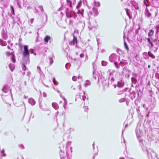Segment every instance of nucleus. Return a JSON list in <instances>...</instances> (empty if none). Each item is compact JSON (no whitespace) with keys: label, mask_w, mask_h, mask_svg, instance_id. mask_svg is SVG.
<instances>
[{"label":"nucleus","mask_w":159,"mask_h":159,"mask_svg":"<svg viewBox=\"0 0 159 159\" xmlns=\"http://www.w3.org/2000/svg\"><path fill=\"white\" fill-rule=\"evenodd\" d=\"M126 12H127V13H128V11H126Z\"/></svg>","instance_id":"nucleus-20"},{"label":"nucleus","mask_w":159,"mask_h":159,"mask_svg":"<svg viewBox=\"0 0 159 159\" xmlns=\"http://www.w3.org/2000/svg\"><path fill=\"white\" fill-rule=\"evenodd\" d=\"M11 60L13 62H15L16 59L14 55H13V57L11 58Z\"/></svg>","instance_id":"nucleus-5"},{"label":"nucleus","mask_w":159,"mask_h":159,"mask_svg":"<svg viewBox=\"0 0 159 159\" xmlns=\"http://www.w3.org/2000/svg\"><path fill=\"white\" fill-rule=\"evenodd\" d=\"M49 59H50V60L51 61H52V63L53 62V61H52V58H50Z\"/></svg>","instance_id":"nucleus-12"},{"label":"nucleus","mask_w":159,"mask_h":159,"mask_svg":"<svg viewBox=\"0 0 159 159\" xmlns=\"http://www.w3.org/2000/svg\"><path fill=\"white\" fill-rule=\"evenodd\" d=\"M149 67H150V66H149V65H148V67L149 68Z\"/></svg>","instance_id":"nucleus-17"},{"label":"nucleus","mask_w":159,"mask_h":159,"mask_svg":"<svg viewBox=\"0 0 159 159\" xmlns=\"http://www.w3.org/2000/svg\"><path fill=\"white\" fill-rule=\"evenodd\" d=\"M147 40L149 42V38H148V39H147Z\"/></svg>","instance_id":"nucleus-14"},{"label":"nucleus","mask_w":159,"mask_h":159,"mask_svg":"<svg viewBox=\"0 0 159 159\" xmlns=\"http://www.w3.org/2000/svg\"><path fill=\"white\" fill-rule=\"evenodd\" d=\"M80 57L82 58V57H84V55L83 53L81 54L80 55Z\"/></svg>","instance_id":"nucleus-10"},{"label":"nucleus","mask_w":159,"mask_h":159,"mask_svg":"<svg viewBox=\"0 0 159 159\" xmlns=\"http://www.w3.org/2000/svg\"><path fill=\"white\" fill-rule=\"evenodd\" d=\"M124 45H125V49L127 51H128L129 49V47H128L127 43H126L125 42L124 43Z\"/></svg>","instance_id":"nucleus-6"},{"label":"nucleus","mask_w":159,"mask_h":159,"mask_svg":"<svg viewBox=\"0 0 159 159\" xmlns=\"http://www.w3.org/2000/svg\"><path fill=\"white\" fill-rule=\"evenodd\" d=\"M52 81L55 85H57L58 84V82L55 80V78H53Z\"/></svg>","instance_id":"nucleus-4"},{"label":"nucleus","mask_w":159,"mask_h":159,"mask_svg":"<svg viewBox=\"0 0 159 159\" xmlns=\"http://www.w3.org/2000/svg\"><path fill=\"white\" fill-rule=\"evenodd\" d=\"M154 46L153 43H152L150 41V46L151 47H153Z\"/></svg>","instance_id":"nucleus-9"},{"label":"nucleus","mask_w":159,"mask_h":159,"mask_svg":"<svg viewBox=\"0 0 159 159\" xmlns=\"http://www.w3.org/2000/svg\"><path fill=\"white\" fill-rule=\"evenodd\" d=\"M73 42L74 43H77V40L76 37L75 36H73Z\"/></svg>","instance_id":"nucleus-3"},{"label":"nucleus","mask_w":159,"mask_h":159,"mask_svg":"<svg viewBox=\"0 0 159 159\" xmlns=\"http://www.w3.org/2000/svg\"><path fill=\"white\" fill-rule=\"evenodd\" d=\"M86 81H87V83H85L84 84V85L85 87H87L88 85H89V83H90L89 81L87 80Z\"/></svg>","instance_id":"nucleus-8"},{"label":"nucleus","mask_w":159,"mask_h":159,"mask_svg":"<svg viewBox=\"0 0 159 159\" xmlns=\"http://www.w3.org/2000/svg\"><path fill=\"white\" fill-rule=\"evenodd\" d=\"M22 159H24V158L23 157H22Z\"/></svg>","instance_id":"nucleus-21"},{"label":"nucleus","mask_w":159,"mask_h":159,"mask_svg":"<svg viewBox=\"0 0 159 159\" xmlns=\"http://www.w3.org/2000/svg\"><path fill=\"white\" fill-rule=\"evenodd\" d=\"M149 67H150V66H149V65H148V67L149 68Z\"/></svg>","instance_id":"nucleus-18"},{"label":"nucleus","mask_w":159,"mask_h":159,"mask_svg":"<svg viewBox=\"0 0 159 159\" xmlns=\"http://www.w3.org/2000/svg\"><path fill=\"white\" fill-rule=\"evenodd\" d=\"M119 159H125L124 158L121 157Z\"/></svg>","instance_id":"nucleus-13"},{"label":"nucleus","mask_w":159,"mask_h":159,"mask_svg":"<svg viewBox=\"0 0 159 159\" xmlns=\"http://www.w3.org/2000/svg\"><path fill=\"white\" fill-rule=\"evenodd\" d=\"M7 54L8 56L10 55V53L9 52H7Z\"/></svg>","instance_id":"nucleus-11"},{"label":"nucleus","mask_w":159,"mask_h":159,"mask_svg":"<svg viewBox=\"0 0 159 159\" xmlns=\"http://www.w3.org/2000/svg\"><path fill=\"white\" fill-rule=\"evenodd\" d=\"M154 34V31L152 30H150V36H152Z\"/></svg>","instance_id":"nucleus-7"},{"label":"nucleus","mask_w":159,"mask_h":159,"mask_svg":"<svg viewBox=\"0 0 159 159\" xmlns=\"http://www.w3.org/2000/svg\"><path fill=\"white\" fill-rule=\"evenodd\" d=\"M24 51L23 52V54L25 56H27L28 55H29V52L28 50V47L26 46H24Z\"/></svg>","instance_id":"nucleus-1"},{"label":"nucleus","mask_w":159,"mask_h":159,"mask_svg":"<svg viewBox=\"0 0 159 159\" xmlns=\"http://www.w3.org/2000/svg\"><path fill=\"white\" fill-rule=\"evenodd\" d=\"M147 16H149V14L148 13V14H147Z\"/></svg>","instance_id":"nucleus-15"},{"label":"nucleus","mask_w":159,"mask_h":159,"mask_svg":"<svg viewBox=\"0 0 159 159\" xmlns=\"http://www.w3.org/2000/svg\"><path fill=\"white\" fill-rule=\"evenodd\" d=\"M51 38L50 36L47 35L44 38V41L45 43H47L48 42V41L51 39Z\"/></svg>","instance_id":"nucleus-2"},{"label":"nucleus","mask_w":159,"mask_h":159,"mask_svg":"<svg viewBox=\"0 0 159 159\" xmlns=\"http://www.w3.org/2000/svg\"><path fill=\"white\" fill-rule=\"evenodd\" d=\"M149 51L148 52V55H149Z\"/></svg>","instance_id":"nucleus-16"},{"label":"nucleus","mask_w":159,"mask_h":159,"mask_svg":"<svg viewBox=\"0 0 159 159\" xmlns=\"http://www.w3.org/2000/svg\"><path fill=\"white\" fill-rule=\"evenodd\" d=\"M149 113V112H148V114H147V116H148V115Z\"/></svg>","instance_id":"nucleus-19"}]
</instances>
